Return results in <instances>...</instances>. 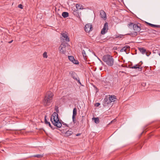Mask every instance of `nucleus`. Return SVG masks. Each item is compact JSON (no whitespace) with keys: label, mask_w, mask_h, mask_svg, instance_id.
Returning <instances> with one entry per match:
<instances>
[{"label":"nucleus","mask_w":160,"mask_h":160,"mask_svg":"<svg viewBox=\"0 0 160 160\" xmlns=\"http://www.w3.org/2000/svg\"><path fill=\"white\" fill-rule=\"evenodd\" d=\"M50 120L54 126H56L58 128H60L62 127V124L59 120L58 115L57 113L56 112L53 113L51 116Z\"/></svg>","instance_id":"obj_1"},{"label":"nucleus","mask_w":160,"mask_h":160,"mask_svg":"<svg viewBox=\"0 0 160 160\" xmlns=\"http://www.w3.org/2000/svg\"><path fill=\"white\" fill-rule=\"evenodd\" d=\"M53 96V93L51 92L47 93L42 101L43 103L44 106H48L50 104Z\"/></svg>","instance_id":"obj_2"},{"label":"nucleus","mask_w":160,"mask_h":160,"mask_svg":"<svg viewBox=\"0 0 160 160\" xmlns=\"http://www.w3.org/2000/svg\"><path fill=\"white\" fill-rule=\"evenodd\" d=\"M102 60L109 66H112L113 65L114 59L113 57L110 55H104L102 57Z\"/></svg>","instance_id":"obj_3"},{"label":"nucleus","mask_w":160,"mask_h":160,"mask_svg":"<svg viewBox=\"0 0 160 160\" xmlns=\"http://www.w3.org/2000/svg\"><path fill=\"white\" fill-rule=\"evenodd\" d=\"M69 74L71 75V77L72 78H73L74 80H76L80 85L81 84V83L80 81L79 78L78 77L77 74L75 72H70Z\"/></svg>","instance_id":"obj_4"},{"label":"nucleus","mask_w":160,"mask_h":160,"mask_svg":"<svg viewBox=\"0 0 160 160\" xmlns=\"http://www.w3.org/2000/svg\"><path fill=\"white\" fill-rule=\"evenodd\" d=\"M72 13L75 16L81 19L80 15H81V13L79 12L78 10L76 9L75 8L72 9Z\"/></svg>","instance_id":"obj_5"},{"label":"nucleus","mask_w":160,"mask_h":160,"mask_svg":"<svg viewBox=\"0 0 160 160\" xmlns=\"http://www.w3.org/2000/svg\"><path fill=\"white\" fill-rule=\"evenodd\" d=\"M108 23L107 22L104 23L103 28L102 30L101 33L102 34H105L108 31Z\"/></svg>","instance_id":"obj_6"},{"label":"nucleus","mask_w":160,"mask_h":160,"mask_svg":"<svg viewBox=\"0 0 160 160\" xmlns=\"http://www.w3.org/2000/svg\"><path fill=\"white\" fill-rule=\"evenodd\" d=\"M59 51L60 53L65 54L66 51V45L64 43H62L59 46Z\"/></svg>","instance_id":"obj_7"},{"label":"nucleus","mask_w":160,"mask_h":160,"mask_svg":"<svg viewBox=\"0 0 160 160\" xmlns=\"http://www.w3.org/2000/svg\"><path fill=\"white\" fill-rule=\"evenodd\" d=\"M84 29L86 32H89L90 31L92 30V25L90 23L86 24L85 25Z\"/></svg>","instance_id":"obj_8"},{"label":"nucleus","mask_w":160,"mask_h":160,"mask_svg":"<svg viewBox=\"0 0 160 160\" xmlns=\"http://www.w3.org/2000/svg\"><path fill=\"white\" fill-rule=\"evenodd\" d=\"M129 68L131 69H138V70L139 71H141L142 69V67L138 64L135 65L134 66L130 67Z\"/></svg>","instance_id":"obj_9"},{"label":"nucleus","mask_w":160,"mask_h":160,"mask_svg":"<svg viewBox=\"0 0 160 160\" xmlns=\"http://www.w3.org/2000/svg\"><path fill=\"white\" fill-rule=\"evenodd\" d=\"M69 60L72 62L74 64H78V60H75L74 57L72 56H68Z\"/></svg>","instance_id":"obj_10"},{"label":"nucleus","mask_w":160,"mask_h":160,"mask_svg":"<svg viewBox=\"0 0 160 160\" xmlns=\"http://www.w3.org/2000/svg\"><path fill=\"white\" fill-rule=\"evenodd\" d=\"M139 25L138 24H134V25H133V29L134 30L136 31V32H139L141 30V28L140 27V24H139Z\"/></svg>","instance_id":"obj_11"},{"label":"nucleus","mask_w":160,"mask_h":160,"mask_svg":"<svg viewBox=\"0 0 160 160\" xmlns=\"http://www.w3.org/2000/svg\"><path fill=\"white\" fill-rule=\"evenodd\" d=\"M110 100H109L108 98H104L103 102V106L104 107H106L107 106L109 103L111 102L110 101Z\"/></svg>","instance_id":"obj_12"},{"label":"nucleus","mask_w":160,"mask_h":160,"mask_svg":"<svg viewBox=\"0 0 160 160\" xmlns=\"http://www.w3.org/2000/svg\"><path fill=\"white\" fill-rule=\"evenodd\" d=\"M101 17L105 19H106V14L105 12L102 10H101L100 11Z\"/></svg>","instance_id":"obj_13"},{"label":"nucleus","mask_w":160,"mask_h":160,"mask_svg":"<svg viewBox=\"0 0 160 160\" xmlns=\"http://www.w3.org/2000/svg\"><path fill=\"white\" fill-rule=\"evenodd\" d=\"M109 77H107L106 79L105 80V81H103V85H109L110 84V81L109 80Z\"/></svg>","instance_id":"obj_14"},{"label":"nucleus","mask_w":160,"mask_h":160,"mask_svg":"<svg viewBox=\"0 0 160 160\" xmlns=\"http://www.w3.org/2000/svg\"><path fill=\"white\" fill-rule=\"evenodd\" d=\"M139 51H140V52L141 53H142V54H144L145 53H146V54L147 56H149V54L148 55L147 54V53L146 52V49H145L143 48H139Z\"/></svg>","instance_id":"obj_15"},{"label":"nucleus","mask_w":160,"mask_h":160,"mask_svg":"<svg viewBox=\"0 0 160 160\" xmlns=\"http://www.w3.org/2000/svg\"><path fill=\"white\" fill-rule=\"evenodd\" d=\"M62 37H63L64 38H65V40L69 42V38L66 33H62Z\"/></svg>","instance_id":"obj_16"},{"label":"nucleus","mask_w":160,"mask_h":160,"mask_svg":"<svg viewBox=\"0 0 160 160\" xmlns=\"http://www.w3.org/2000/svg\"><path fill=\"white\" fill-rule=\"evenodd\" d=\"M76 7L77 9L81 10L85 9V8H83V7L79 3H77L76 4Z\"/></svg>","instance_id":"obj_17"},{"label":"nucleus","mask_w":160,"mask_h":160,"mask_svg":"<svg viewBox=\"0 0 160 160\" xmlns=\"http://www.w3.org/2000/svg\"><path fill=\"white\" fill-rule=\"evenodd\" d=\"M116 97L115 96H111L109 98V100H110V102H114L115 101Z\"/></svg>","instance_id":"obj_18"},{"label":"nucleus","mask_w":160,"mask_h":160,"mask_svg":"<svg viewBox=\"0 0 160 160\" xmlns=\"http://www.w3.org/2000/svg\"><path fill=\"white\" fill-rule=\"evenodd\" d=\"M72 133V132L71 130H68L65 133V135L67 136H69Z\"/></svg>","instance_id":"obj_19"},{"label":"nucleus","mask_w":160,"mask_h":160,"mask_svg":"<svg viewBox=\"0 0 160 160\" xmlns=\"http://www.w3.org/2000/svg\"><path fill=\"white\" fill-rule=\"evenodd\" d=\"M146 23L149 25V26H151L152 27H157V28H160V25H154L153 24L150 23H149V22H146Z\"/></svg>","instance_id":"obj_20"},{"label":"nucleus","mask_w":160,"mask_h":160,"mask_svg":"<svg viewBox=\"0 0 160 160\" xmlns=\"http://www.w3.org/2000/svg\"><path fill=\"white\" fill-rule=\"evenodd\" d=\"M126 35H129L131 36L134 37L137 36L138 35V33L137 32H132L130 33L126 34ZM125 35H126V34H125Z\"/></svg>","instance_id":"obj_21"},{"label":"nucleus","mask_w":160,"mask_h":160,"mask_svg":"<svg viewBox=\"0 0 160 160\" xmlns=\"http://www.w3.org/2000/svg\"><path fill=\"white\" fill-rule=\"evenodd\" d=\"M62 16L64 18H66L68 16V13L67 12H63L62 13Z\"/></svg>","instance_id":"obj_22"},{"label":"nucleus","mask_w":160,"mask_h":160,"mask_svg":"<svg viewBox=\"0 0 160 160\" xmlns=\"http://www.w3.org/2000/svg\"><path fill=\"white\" fill-rule=\"evenodd\" d=\"M82 55L85 60H86L87 58V56L85 53V52L84 50H83L82 52Z\"/></svg>","instance_id":"obj_23"},{"label":"nucleus","mask_w":160,"mask_h":160,"mask_svg":"<svg viewBox=\"0 0 160 160\" xmlns=\"http://www.w3.org/2000/svg\"><path fill=\"white\" fill-rule=\"evenodd\" d=\"M77 114V110L76 108H75L73 110V114L72 116L75 117Z\"/></svg>","instance_id":"obj_24"},{"label":"nucleus","mask_w":160,"mask_h":160,"mask_svg":"<svg viewBox=\"0 0 160 160\" xmlns=\"http://www.w3.org/2000/svg\"><path fill=\"white\" fill-rule=\"evenodd\" d=\"M94 119V122L95 123L98 124L99 122V120L98 118H92V119Z\"/></svg>","instance_id":"obj_25"},{"label":"nucleus","mask_w":160,"mask_h":160,"mask_svg":"<svg viewBox=\"0 0 160 160\" xmlns=\"http://www.w3.org/2000/svg\"><path fill=\"white\" fill-rule=\"evenodd\" d=\"M43 156V154H37L33 156L34 157H36L38 158H41Z\"/></svg>","instance_id":"obj_26"},{"label":"nucleus","mask_w":160,"mask_h":160,"mask_svg":"<svg viewBox=\"0 0 160 160\" xmlns=\"http://www.w3.org/2000/svg\"><path fill=\"white\" fill-rule=\"evenodd\" d=\"M134 25L133 23L130 22L129 24H128V28H132V27H133V25Z\"/></svg>","instance_id":"obj_27"},{"label":"nucleus","mask_w":160,"mask_h":160,"mask_svg":"<svg viewBox=\"0 0 160 160\" xmlns=\"http://www.w3.org/2000/svg\"><path fill=\"white\" fill-rule=\"evenodd\" d=\"M72 121L73 122L74 124L75 123H76V118L74 116H72Z\"/></svg>","instance_id":"obj_28"},{"label":"nucleus","mask_w":160,"mask_h":160,"mask_svg":"<svg viewBox=\"0 0 160 160\" xmlns=\"http://www.w3.org/2000/svg\"><path fill=\"white\" fill-rule=\"evenodd\" d=\"M43 56L44 58H47L48 57V56L47 55V53L46 52H45L43 54Z\"/></svg>","instance_id":"obj_29"},{"label":"nucleus","mask_w":160,"mask_h":160,"mask_svg":"<svg viewBox=\"0 0 160 160\" xmlns=\"http://www.w3.org/2000/svg\"><path fill=\"white\" fill-rule=\"evenodd\" d=\"M124 36V35H122V34H120L118 35H116V38H122V37Z\"/></svg>","instance_id":"obj_30"},{"label":"nucleus","mask_w":160,"mask_h":160,"mask_svg":"<svg viewBox=\"0 0 160 160\" xmlns=\"http://www.w3.org/2000/svg\"><path fill=\"white\" fill-rule=\"evenodd\" d=\"M121 52H126V49L125 48V47H123L120 50Z\"/></svg>","instance_id":"obj_31"},{"label":"nucleus","mask_w":160,"mask_h":160,"mask_svg":"<svg viewBox=\"0 0 160 160\" xmlns=\"http://www.w3.org/2000/svg\"><path fill=\"white\" fill-rule=\"evenodd\" d=\"M18 7L21 9H22L23 8V6L21 4H20L18 5Z\"/></svg>","instance_id":"obj_32"},{"label":"nucleus","mask_w":160,"mask_h":160,"mask_svg":"<svg viewBox=\"0 0 160 160\" xmlns=\"http://www.w3.org/2000/svg\"><path fill=\"white\" fill-rule=\"evenodd\" d=\"M46 117L47 116H45V124H47L48 122V121L46 119Z\"/></svg>","instance_id":"obj_33"},{"label":"nucleus","mask_w":160,"mask_h":160,"mask_svg":"<svg viewBox=\"0 0 160 160\" xmlns=\"http://www.w3.org/2000/svg\"><path fill=\"white\" fill-rule=\"evenodd\" d=\"M49 125V126H50V127L52 128V129H54V128H53L52 127V126L51 125L50 123V122H48V124Z\"/></svg>","instance_id":"obj_34"},{"label":"nucleus","mask_w":160,"mask_h":160,"mask_svg":"<svg viewBox=\"0 0 160 160\" xmlns=\"http://www.w3.org/2000/svg\"><path fill=\"white\" fill-rule=\"evenodd\" d=\"M124 47H125V48L126 49V50L130 48V47L128 46H126Z\"/></svg>","instance_id":"obj_35"},{"label":"nucleus","mask_w":160,"mask_h":160,"mask_svg":"<svg viewBox=\"0 0 160 160\" xmlns=\"http://www.w3.org/2000/svg\"><path fill=\"white\" fill-rule=\"evenodd\" d=\"M100 105V103H99L98 102L96 103L95 104V106L96 107H98Z\"/></svg>","instance_id":"obj_36"},{"label":"nucleus","mask_w":160,"mask_h":160,"mask_svg":"<svg viewBox=\"0 0 160 160\" xmlns=\"http://www.w3.org/2000/svg\"><path fill=\"white\" fill-rule=\"evenodd\" d=\"M55 109L57 112H58V111H59L58 108V107L56 106Z\"/></svg>","instance_id":"obj_37"},{"label":"nucleus","mask_w":160,"mask_h":160,"mask_svg":"<svg viewBox=\"0 0 160 160\" xmlns=\"http://www.w3.org/2000/svg\"><path fill=\"white\" fill-rule=\"evenodd\" d=\"M116 121V119H113L112 121H111L110 123H112L113 122H115Z\"/></svg>","instance_id":"obj_38"},{"label":"nucleus","mask_w":160,"mask_h":160,"mask_svg":"<svg viewBox=\"0 0 160 160\" xmlns=\"http://www.w3.org/2000/svg\"><path fill=\"white\" fill-rule=\"evenodd\" d=\"M81 134L80 133H77V134H76V136H79Z\"/></svg>","instance_id":"obj_39"},{"label":"nucleus","mask_w":160,"mask_h":160,"mask_svg":"<svg viewBox=\"0 0 160 160\" xmlns=\"http://www.w3.org/2000/svg\"><path fill=\"white\" fill-rule=\"evenodd\" d=\"M121 67H127V66H125V65H121Z\"/></svg>","instance_id":"obj_40"},{"label":"nucleus","mask_w":160,"mask_h":160,"mask_svg":"<svg viewBox=\"0 0 160 160\" xmlns=\"http://www.w3.org/2000/svg\"><path fill=\"white\" fill-rule=\"evenodd\" d=\"M12 42H13V40H12L11 41H10L8 43H12Z\"/></svg>","instance_id":"obj_41"},{"label":"nucleus","mask_w":160,"mask_h":160,"mask_svg":"<svg viewBox=\"0 0 160 160\" xmlns=\"http://www.w3.org/2000/svg\"><path fill=\"white\" fill-rule=\"evenodd\" d=\"M63 124V125H65L66 126V127H68V126L65 123V124Z\"/></svg>","instance_id":"obj_42"},{"label":"nucleus","mask_w":160,"mask_h":160,"mask_svg":"<svg viewBox=\"0 0 160 160\" xmlns=\"http://www.w3.org/2000/svg\"><path fill=\"white\" fill-rule=\"evenodd\" d=\"M123 0H118L119 2H122Z\"/></svg>","instance_id":"obj_43"},{"label":"nucleus","mask_w":160,"mask_h":160,"mask_svg":"<svg viewBox=\"0 0 160 160\" xmlns=\"http://www.w3.org/2000/svg\"><path fill=\"white\" fill-rule=\"evenodd\" d=\"M159 56H160V52L159 53Z\"/></svg>","instance_id":"obj_44"},{"label":"nucleus","mask_w":160,"mask_h":160,"mask_svg":"<svg viewBox=\"0 0 160 160\" xmlns=\"http://www.w3.org/2000/svg\"><path fill=\"white\" fill-rule=\"evenodd\" d=\"M100 61L101 62H102L101 60H100Z\"/></svg>","instance_id":"obj_45"},{"label":"nucleus","mask_w":160,"mask_h":160,"mask_svg":"<svg viewBox=\"0 0 160 160\" xmlns=\"http://www.w3.org/2000/svg\"><path fill=\"white\" fill-rule=\"evenodd\" d=\"M141 62V63H142V61H141V62Z\"/></svg>","instance_id":"obj_46"},{"label":"nucleus","mask_w":160,"mask_h":160,"mask_svg":"<svg viewBox=\"0 0 160 160\" xmlns=\"http://www.w3.org/2000/svg\"><path fill=\"white\" fill-rule=\"evenodd\" d=\"M100 70H102V69L101 68H100Z\"/></svg>","instance_id":"obj_47"},{"label":"nucleus","mask_w":160,"mask_h":160,"mask_svg":"<svg viewBox=\"0 0 160 160\" xmlns=\"http://www.w3.org/2000/svg\"><path fill=\"white\" fill-rule=\"evenodd\" d=\"M2 151H3V150H2Z\"/></svg>","instance_id":"obj_48"}]
</instances>
